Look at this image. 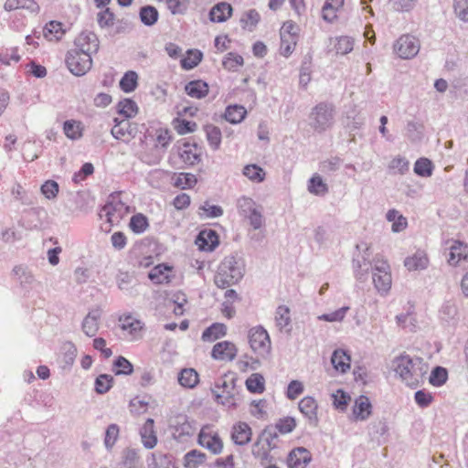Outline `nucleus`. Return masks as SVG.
Returning a JSON list of instances; mask_svg holds the SVG:
<instances>
[{
	"mask_svg": "<svg viewBox=\"0 0 468 468\" xmlns=\"http://www.w3.org/2000/svg\"><path fill=\"white\" fill-rule=\"evenodd\" d=\"M63 131L68 138L77 140L82 136L83 126L79 121L69 120L64 122Z\"/></svg>",
	"mask_w": 468,
	"mask_h": 468,
	"instance_id": "obj_41",
	"label": "nucleus"
},
{
	"mask_svg": "<svg viewBox=\"0 0 468 468\" xmlns=\"http://www.w3.org/2000/svg\"><path fill=\"white\" fill-rule=\"evenodd\" d=\"M420 43L410 35L401 36L394 44V51L401 58H410L418 54Z\"/></svg>",
	"mask_w": 468,
	"mask_h": 468,
	"instance_id": "obj_12",
	"label": "nucleus"
},
{
	"mask_svg": "<svg viewBox=\"0 0 468 468\" xmlns=\"http://www.w3.org/2000/svg\"><path fill=\"white\" fill-rule=\"evenodd\" d=\"M331 363L335 371L345 374L351 367V357L343 349H336L331 356Z\"/></svg>",
	"mask_w": 468,
	"mask_h": 468,
	"instance_id": "obj_25",
	"label": "nucleus"
},
{
	"mask_svg": "<svg viewBox=\"0 0 468 468\" xmlns=\"http://www.w3.org/2000/svg\"><path fill=\"white\" fill-rule=\"evenodd\" d=\"M101 316L100 310L90 312L82 322V330L86 335L94 336L99 330V319Z\"/></svg>",
	"mask_w": 468,
	"mask_h": 468,
	"instance_id": "obj_30",
	"label": "nucleus"
},
{
	"mask_svg": "<svg viewBox=\"0 0 468 468\" xmlns=\"http://www.w3.org/2000/svg\"><path fill=\"white\" fill-rule=\"evenodd\" d=\"M222 64L226 69L235 71L243 65V58L237 53L229 52L224 58Z\"/></svg>",
	"mask_w": 468,
	"mask_h": 468,
	"instance_id": "obj_58",
	"label": "nucleus"
},
{
	"mask_svg": "<svg viewBox=\"0 0 468 468\" xmlns=\"http://www.w3.org/2000/svg\"><path fill=\"white\" fill-rule=\"evenodd\" d=\"M429 264L427 254L422 250L416 251L412 256L407 257L404 265L409 271L425 269Z\"/></svg>",
	"mask_w": 468,
	"mask_h": 468,
	"instance_id": "obj_29",
	"label": "nucleus"
},
{
	"mask_svg": "<svg viewBox=\"0 0 468 468\" xmlns=\"http://www.w3.org/2000/svg\"><path fill=\"white\" fill-rule=\"evenodd\" d=\"M69 69L77 76H82L89 71L92 65L91 56L71 50L67 57Z\"/></svg>",
	"mask_w": 468,
	"mask_h": 468,
	"instance_id": "obj_9",
	"label": "nucleus"
},
{
	"mask_svg": "<svg viewBox=\"0 0 468 468\" xmlns=\"http://www.w3.org/2000/svg\"><path fill=\"white\" fill-rule=\"evenodd\" d=\"M232 15V6L226 2H221L213 6L209 12V18L212 22L222 23L227 21Z\"/></svg>",
	"mask_w": 468,
	"mask_h": 468,
	"instance_id": "obj_26",
	"label": "nucleus"
},
{
	"mask_svg": "<svg viewBox=\"0 0 468 468\" xmlns=\"http://www.w3.org/2000/svg\"><path fill=\"white\" fill-rule=\"evenodd\" d=\"M112 370L115 375H131L133 371V367L125 357L118 356L113 362Z\"/></svg>",
	"mask_w": 468,
	"mask_h": 468,
	"instance_id": "obj_55",
	"label": "nucleus"
},
{
	"mask_svg": "<svg viewBox=\"0 0 468 468\" xmlns=\"http://www.w3.org/2000/svg\"><path fill=\"white\" fill-rule=\"evenodd\" d=\"M113 384V378L108 374H101L95 379V391L98 394H104L108 392Z\"/></svg>",
	"mask_w": 468,
	"mask_h": 468,
	"instance_id": "obj_56",
	"label": "nucleus"
},
{
	"mask_svg": "<svg viewBox=\"0 0 468 468\" xmlns=\"http://www.w3.org/2000/svg\"><path fill=\"white\" fill-rule=\"evenodd\" d=\"M296 420L292 417H283L279 419L275 423V429L282 435L292 432L296 428Z\"/></svg>",
	"mask_w": 468,
	"mask_h": 468,
	"instance_id": "obj_54",
	"label": "nucleus"
},
{
	"mask_svg": "<svg viewBox=\"0 0 468 468\" xmlns=\"http://www.w3.org/2000/svg\"><path fill=\"white\" fill-rule=\"evenodd\" d=\"M142 442L146 449H153L156 446L158 439L154 431V421L147 419L140 431Z\"/></svg>",
	"mask_w": 468,
	"mask_h": 468,
	"instance_id": "obj_23",
	"label": "nucleus"
},
{
	"mask_svg": "<svg viewBox=\"0 0 468 468\" xmlns=\"http://www.w3.org/2000/svg\"><path fill=\"white\" fill-rule=\"evenodd\" d=\"M131 211V207L121 199L120 193L111 195L100 214L101 218H105L109 223L106 231H110L112 226L118 225Z\"/></svg>",
	"mask_w": 468,
	"mask_h": 468,
	"instance_id": "obj_4",
	"label": "nucleus"
},
{
	"mask_svg": "<svg viewBox=\"0 0 468 468\" xmlns=\"http://www.w3.org/2000/svg\"><path fill=\"white\" fill-rule=\"evenodd\" d=\"M120 328L130 340L142 337L144 323L132 314H122L119 317Z\"/></svg>",
	"mask_w": 468,
	"mask_h": 468,
	"instance_id": "obj_13",
	"label": "nucleus"
},
{
	"mask_svg": "<svg viewBox=\"0 0 468 468\" xmlns=\"http://www.w3.org/2000/svg\"><path fill=\"white\" fill-rule=\"evenodd\" d=\"M227 325L222 323H214L208 326L201 335L204 342H214L227 335Z\"/></svg>",
	"mask_w": 468,
	"mask_h": 468,
	"instance_id": "obj_31",
	"label": "nucleus"
},
{
	"mask_svg": "<svg viewBox=\"0 0 468 468\" xmlns=\"http://www.w3.org/2000/svg\"><path fill=\"white\" fill-rule=\"evenodd\" d=\"M247 111L240 105H230L227 107L224 116L225 119L231 123L240 122L246 116Z\"/></svg>",
	"mask_w": 468,
	"mask_h": 468,
	"instance_id": "obj_42",
	"label": "nucleus"
},
{
	"mask_svg": "<svg viewBox=\"0 0 468 468\" xmlns=\"http://www.w3.org/2000/svg\"><path fill=\"white\" fill-rule=\"evenodd\" d=\"M299 27L292 21H285L280 29V54L285 58L290 57L295 50L299 39Z\"/></svg>",
	"mask_w": 468,
	"mask_h": 468,
	"instance_id": "obj_5",
	"label": "nucleus"
},
{
	"mask_svg": "<svg viewBox=\"0 0 468 468\" xmlns=\"http://www.w3.org/2000/svg\"><path fill=\"white\" fill-rule=\"evenodd\" d=\"M275 322L276 325L279 327L281 331L287 330L288 326L291 324V316H290V309L285 305L278 306L275 313Z\"/></svg>",
	"mask_w": 468,
	"mask_h": 468,
	"instance_id": "obj_46",
	"label": "nucleus"
},
{
	"mask_svg": "<svg viewBox=\"0 0 468 468\" xmlns=\"http://www.w3.org/2000/svg\"><path fill=\"white\" fill-rule=\"evenodd\" d=\"M237 378L233 372L224 374L216 383L213 390L216 401L229 409H236L239 405L234 389Z\"/></svg>",
	"mask_w": 468,
	"mask_h": 468,
	"instance_id": "obj_3",
	"label": "nucleus"
},
{
	"mask_svg": "<svg viewBox=\"0 0 468 468\" xmlns=\"http://www.w3.org/2000/svg\"><path fill=\"white\" fill-rule=\"evenodd\" d=\"M199 444L213 454H219L223 450V441L213 426L205 425L198 434Z\"/></svg>",
	"mask_w": 468,
	"mask_h": 468,
	"instance_id": "obj_8",
	"label": "nucleus"
},
{
	"mask_svg": "<svg viewBox=\"0 0 468 468\" xmlns=\"http://www.w3.org/2000/svg\"><path fill=\"white\" fill-rule=\"evenodd\" d=\"M308 190L316 196H324L328 192V186L318 174L314 175L309 180Z\"/></svg>",
	"mask_w": 468,
	"mask_h": 468,
	"instance_id": "obj_43",
	"label": "nucleus"
},
{
	"mask_svg": "<svg viewBox=\"0 0 468 468\" xmlns=\"http://www.w3.org/2000/svg\"><path fill=\"white\" fill-rule=\"evenodd\" d=\"M241 24L244 28L251 31L261 21V15L256 9H250L241 17Z\"/></svg>",
	"mask_w": 468,
	"mask_h": 468,
	"instance_id": "obj_51",
	"label": "nucleus"
},
{
	"mask_svg": "<svg viewBox=\"0 0 468 468\" xmlns=\"http://www.w3.org/2000/svg\"><path fill=\"white\" fill-rule=\"evenodd\" d=\"M448 379V372L444 367H436L431 373L429 382L434 387L442 386Z\"/></svg>",
	"mask_w": 468,
	"mask_h": 468,
	"instance_id": "obj_57",
	"label": "nucleus"
},
{
	"mask_svg": "<svg viewBox=\"0 0 468 468\" xmlns=\"http://www.w3.org/2000/svg\"><path fill=\"white\" fill-rule=\"evenodd\" d=\"M238 354L236 345L230 341H221L214 345L211 356L216 360L232 361Z\"/></svg>",
	"mask_w": 468,
	"mask_h": 468,
	"instance_id": "obj_16",
	"label": "nucleus"
},
{
	"mask_svg": "<svg viewBox=\"0 0 468 468\" xmlns=\"http://www.w3.org/2000/svg\"><path fill=\"white\" fill-rule=\"evenodd\" d=\"M139 455L134 450H127L122 462L123 468H136L139 463Z\"/></svg>",
	"mask_w": 468,
	"mask_h": 468,
	"instance_id": "obj_64",
	"label": "nucleus"
},
{
	"mask_svg": "<svg viewBox=\"0 0 468 468\" xmlns=\"http://www.w3.org/2000/svg\"><path fill=\"white\" fill-rule=\"evenodd\" d=\"M172 434L175 439L184 441L195 433V428L185 415H177L172 420Z\"/></svg>",
	"mask_w": 468,
	"mask_h": 468,
	"instance_id": "obj_14",
	"label": "nucleus"
},
{
	"mask_svg": "<svg viewBox=\"0 0 468 468\" xmlns=\"http://www.w3.org/2000/svg\"><path fill=\"white\" fill-rule=\"evenodd\" d=\"M353 415L356 420H367L372 413V405L367 396H359L353 406Z\"/></svg>",
	"mask_w": 468,
	"mask_h": 468,
	"instance_id": "obj_24",
	"label": "nucleus"
},
{
	"mask_svg": "<svg viewBox=\"0 0 468 468\" xmlns=\"http://www.w3.org/2000/svg\"><path fill=\"white\" fill-rule=\"evenodd\" d=\"M207 139L213 149H218L221 144V131L214 124H207L204 127Z\"/></svg>",
	"mask_w": 468,
	"mask_h": 468,
	"instance_id": "obj_47",
	"label": "nucleus"
},
{
	"mask_svg": "<svg viewBox=\"0 0 468 468\" xmlns=\"http://www.w3.org/2000/svg\"><path fill=\"white\" fill-rule=\"evenodd\" d=\"M4 7L7 11L21 8L30 10L31 12H37L39 10V6L35 0H6Z\"/></svg>",
	"mask_w": 468,
	"mask_h": 468,
	"instance_id": "obj_39",
	"label": "nucleus"
},
{
	"mask_svg": "<svg viewBox=\"0 0 468 468\" xmlns=\"http://www.w3.org/2000/svg\"><path fill=\"white\" fill-rule=\"evenodd\" d=\"M373 282L377 290L382 293L387 292L390 289L392 282L391 274L389 265L386 261H375Z\"/></svg>",
	"mask_w": 468,
	"mask_h": 468,
	"instance_id": "obj_10",
	"label": "nucleus"
},
{
	"mask_svg": "<svg viewBox=\"0 0 468 468\" xmlns=\"http://www.w3.org/2000/svg\"><path fill=\"white\" fill-rule=\"evenodd\" d=\"M197 180L195 175L190 173L178 174L174 181V185L181 189L192 188L196 186Z\"/></svg>",
	"mask_w": 468,
	"mask_h": 468,
	"instance_id": "obj_52",
	"label": "nucleus"
},
{
	"mask_svg": "<svg viewBox=\"0 0 468 468\" xmlns=\"http://www.w3.org/2000/svg\"><path fill=\"white\" fill-rule=\"evenodd\" d=\"M205 454L193 450L187 452L184 457V465L186 468H197L200 464L205 462Z\"/></svg>",
	"mask_w": 468,
	"mask_h": 468,
	"instance_id": "obj_53",
	"label": "nucleus"
},
{
	"mask_svg": "<svg viewBox=\"0 0 468 468\" xmlns=\"http://www.w3.org/2000/svg\"><path fill=\"white\" fill-rule=\"evenodd\" d=\"M387 219L392 222V230L399 232L407 228L408 222L405 217L400 215L396 209H390L387 214Z\"/></svg>",
	"mask_w": 468,
	"mask_h": 468,
	"instance_id": "obj_49",
	"label": "nucleus"
},
{
	"mask_svg": "<svg viewBox=\"0 0 468 468\" xmlns=\"http://www.w3.org/2000/svg\"><path fill=\"white\" fill-rule=\"evenodd\" d=\"M243 175L254 183H261L266 176L265 171L257 165H247L243 168Z\"/></svg>",
	"mask_w": 468,
	"mask_h": 468,
	"instance_id": "obj_45",
	"label": "nucleus"
},
{
	"mask_svg": "<svg viewBox=\"0 0 468 468\" xmlns=\"http://www.w3.org/2000/svg\"><path fill=\"white\" fill-rule=\"evenodd\" d=\"M153 144L155 148L165 149L172 141L171 132L168 128L160 127L154 131L151 135Z\"/></svg>",
	"mask_w": 468,
	"mask_h": 468,
	"instance_id": "obj_34",
	"label": "nucleus"
},
{
	"mask_svg": "<svg viewBox=\"0 0 468 468\" xmlns=\"http://www.w3.org/2000/svg\"><path fill=\"white\" fill-rule=\"evenodd\" d=\"M247 389L253 394H261L265 391V379L260 373L251 374L245 382Z\"/></svg>",
	"mask_w": 468,
	"mask_h": 468,
	"instance_id": "obj_38",
	"label": "nucleus"
},
{
	"mask_svg": "<svg viewBox=\"0 0 468 468\" xmlns=\"http://www.w3.org/2000/svg\"><path fill=\"white\" fill-rule=\"evenodd\" d=\"M174 276V268L164 263L154 266L148 274L154 284L169 283Z\"/></svg>",
	"mask_w": 468,
	"mask_h": 468,
	"instance_id": "obj_21",
	"label": "nucleus"
},
{
	"mask_svg": "<svg viewBox=\"0 0 468 468\" xmlns=\"http://www.w3.org/2000/svg\"><path fill=\"white\" fill-rule=\"evenodd\" d=\"M333 107L327 103H319L310 114V124L321 133L328 129L333 123Z\"/></svg>",
	"mask_w": 468,
	"mask_h": 468,
	"instance_id": "obj_7",
	"label": "nucleus"
},
{
	"mask_svg": "<svg viewBox=\"0 0 468 468\" xmlns=\"http://www.w3.org/2000/svg\"><path fill=\"white\" fill-rule=\"evenodd\" d=\"M151 468H176L171 456L166 454L154 455V463Z\"/></svg>",
	"mask_w": 468,
	"mask_h": 468,
	"instance_id": "obj_62",
	"label": "nucleus"
},
{
	"mask_svg": "<svg viewBox=\"0 0 468 468\" xmlns=\"http://www.w3.org/2000/svg\"><path fill=\"white\" fill-rule=\"evenodd\" d=\"M218 235L213 230H203L199 233L197 244L206 250H212L218 245Z\"/></svg>",
	"mask_w": 468,
	"mask_h": 468,
	"instance_id": "obj_36",
	"label": "nucleus"
},
{
	"mask_svg": "<svg viewBox=\"0 0 468 468\" xmlns=\"http://www.w3.org/2000/svg\"><path fill=\"white\" fill-rule=\"evenodd\" d=\"M76 48L73 49L77 52L86 53L90 56L96 52L99 48V41L96 36L92 33H81L76 38Z\"/></svg>",
	"mask_w": 468,
	"mask_h": 468,
	"instance_id": "obj_19",
	"label": "nucleus"
},
{
	"mask_svg": "<svg viewBox=\"0 0 468 468\" xmlns=\"http://www.w3.org/2000/svg\"><path fill=\"white\" fill-rule=\"evenodd\" d=\"M97 21L101 27H110L114 25L115 16L110 8L106 7L98 13Z\"/></svg>",
	"mask_w": 468,
	"mask_h": 468,
	"instance_id": "obj_60",
	"label": "nucleus"
},
{
	"mask_svg": "<svg viewBox=\"0 0 468 468\" xmlns=\"http://www.w3.org/2000/svg\"><path fill=\"white\" fill-rule=\"evenodd\" d=\"M138 74L133 70H129L124 73L120 80V88L126 93L133 92L138 86Z\"/></svg>",
	"mask_w": 468,
	"mask_h": 468,
	"instance_id": "obj_40",
	"label": "nucleus"
},
{
	"mask_svg": "<svg viewBox=\"0 0 468 468\" xmlns=\"http://www.w3.org/2000/svg\"><path fill=\"white\" fill-rule=\"evenodd\" d=\"M427 366L421 359L413 360L408 355H401L395 360V371L410 387L419 385L426 373Z\"/></svg>",
	"mask_w": 468,
	"mask_h": 468,
	"instance_id": "obj_1",
	"label": "nucleus"
},
{
	"mask_svg": "<svg viewBox=\"0 0 468 468\" xmlns=\"http://www.w3.org/2000/svg\"><path fill=\"white\" fill-rule=\"evenodd\" d=\"M172 126L174 130L179 135H185L187 133H192L197 131V123L193 121H187L183 118V115H178L172 121Z\"/></svg>",
	"mask_w": 468,
	"mask_h": 468,
	"instance_id": "obj_32",
	"label": "nucleus"
},
{
	"mask_svg": "<svg viewBox=\"0 0 468 468\" xmlns=\"http://www.w3.org/2000/svg\"><path fill=\"white\" fill-rule=\"evenodd\" d=\"M299 410L309 420H315L317 416L318 405L313 397L303 398L298 404Z\"/></svg>",
	"mask_w": 468,
	"mask_h": 468,
	"instance_id": "obj_35",
	"label": "nucleus"
},
{
	"mask_svg": "<svg viewBox=\"0 0 468 468\" xmlns=\"http://www.w3.org/2000/svg\"><path fill=\"white\" fill-rule=\"evenodd\" d=\"M202 154V147L196 143L190 142L183 143L179 150V156L181 160L188 165H194L200 163Z\"/></svg>",
	"mask_w": 468,
	"mask_h": 468,
	"instance_id": "obj_15",
	"label": "nucleus"
},
{
	"mask_svg": "<svg viewBox=\"0 0 468 468\" xmlns=\"http://www.w3.org/2000/svg\"><path fill=\"white\" fill-rule=\"evenodd\" d=\"M179 384L186 388H194L199 382L198 373L194 368H184L178 376Z\"/></svg>",
	"mask_w": 468,
	"mask_h": 468,
	"instance_id": "obj_37",
	"label": "nucleus"
},
{
	"mask_svg": "<svg viewBox=\"0 0 468 468\" xmlns=\"http://www.w3.org/2000/svg\"><path fill=\"white\" fill-rule=\"evenodd\" d=\"M449 250L447 261L451 266L456 267L462 263L468 262V244L454 240Z\"/></svg>",
	"mask_w": 468,
	"mask_h": 468,
	"instance_id": "obj_17",
	"label": "nucleus"
},
{
	"mask_svg": "<svg viewBox=\"0 0 468 468\" xmlns=\"http://www.w3.org/2000/svg\"><path fill=\"white\" fill-rule=\"evenodd\" d=\"M410 164L405 157L397 156L394 157L389 165L388 169L394 174L404 175L409 171Z\"/></svg>",
	"mask_w": 468,
	"mask_h": 468,
	"instance_id": "obj_59",
	"label": "nucleus"
},
{
	"mask_svg": "<svg viewBox=\"0 0 468 468\" xmlns=\"http://www.w3.org/2000/svg\"><path fill=\"white\" fill-rule=\"evenodd\" d=\"M138 112L139 107L132 99L125 98L117 103V112L125 119L134 118L138 114Z\"/></svg>",
	"mask_w": 468,
	"mask_h": 468,
	"instance_id": "obj_33",
	"label": "nucleus"
},
{
	"mask_svg": "<svg viewBox=\"0 0 468 468\" xmlns=\"http://www.w3.org/2000/svg\"><path fill=\"white\" fill-rule=\"evenodd\" d=\"M186 93L195 99L205 98L209 91L208 84L201 80L189 81L185 86Z\"/></svg>",
	"mask_w": 468,
	"mask_h": 468,
	"instance_id": "obj_28",
	"label": "nucleus"
},
{
	"mask_svg": "<svg viewBox=\"0 0 468 468\" xmlns=\"http://www.w3.org/2000/svg\"><path fill=\"white\" fill-rule=\"evenodd\" d=\"M140 19L145 26L154 25L159 17V13L154 6L146 5L140 9Z\"/></svg>",
	"mask_w": 468,
	"mask_h": 468,
	"instance_id": "obj_48",
	"label": "nucleus"
},
{
	"mask_svg": "<svg viewBox=\"0 0 468 468\" xmlns=\"http://www.w3.org/2000/svg\"><path fill=\"white\" fill-rule=\"evenodd\" d=\"M129 227L133 232L141 234L148 229V219L144 215L138 213L131 218Z\"/></svg>",
	"mask_w": 468,
	"mask_h": 468,
	"instance_id": "obj_50",
	"label": "nucleus"
},
{
	"mask_svg": "<svg viewBox=\"0 0 468 468\" xmlns=\"http://www.w3.org/2000/svg\"><path fill=\"white\" fill-rule=\"evenodd\" d=\"M40 190L47 198L52 199L58 194V185L54 180H48L41 186Z\"/></svg>",
	"mask_w": 468,
	"mask_h": 468,
	"instance_id": "obj_63",
	"label": "nucleus"
},
{
	"mask_svg": "<svg viewBox=\"0 0 468 468\" xmlns=\"http://www.w3.org/2000/svg\"><path fill=\"white\" fill-rule=\"evenodd\" d=\"M252 436L251 428L248 423L239 421L232 427L231 439L236 444L244 445L250 441Z\"/></svg>",
	"mask_w": 468,
	"mask_h": 468,
	"instance_id": "obj_22",
	"label": "nucleus"
},
{
	"mask_svg": "<svg viewBox=\"0 0 468 468\" xmlns=\"http://www.w3.org/2000/svg\"><path fill=\"white\" fill-rule=\"evenodd\" d=\"M248 340L252 351L261 357L271 352V343L268 332L262 326H255L249 330Z\"/></svg>",
	"mask_w": 468,
	"mask_h": 468,
	"instance_id": "obj_6",
	"label": "nucleus"
},
{
	"mask_svg": "<svg viewBox=\"0 0 468 468\" xmlns=\"http://www.w3.org/2000/svg\"><path fill=\"white\" fill-rule=\"evenodd\" d=\"M414 172L421 176H429L432 173L431 162L427 158H420L414 165Z\"/></svg>",
	"mask_w": 468,
	"mask_h": 468,
	"instance_id": "obj_61",
	"label": "nucleus"
},
{
	"mask_svg": "<svg viewBox=\"0 0 468 468\" xmlns=\"http://www.w3.org/2000/svg\"><path fill=\"white\" fill-rule=\"evenodd\" d=\"M243 277V266L235 257H227L219 264L214 277L215 284L221 289L239 282Z\"/></svg>",
	"mask_w": 468,
	"mask_h": 468,
	"instance_id": "obj_2",
	"label": "nucleus"
},
{
	"mask_svg": "<svg viewBox=\"0 0 468 468\" xmlns=\"http://www.w3.org/2000/svg\"><path fill=\"white\" fill-rule=\"evenodd\" d=\"M65 33L64 25L58 21H49L43 29V35L48 41L57 42L64 37Z\"/></svg>",
	"mask_w": 468,
	"mask_h": 468,
	"instance_id": "obj_27",
	"label": "nucleus"
},
{
	"mask_svg": "<svg viewBox=\"0 0 468 468\" xmlns=\"http://www.w3.org/2000/svg\"><path fill=\"white\" fill-rule=\"evenodd\" d=\"M238 207L239 213L248 218L254 229H258L262 226V215L261 211L255 207V202L252 198L247 197H240L238 200Z\"/></svg>",
	"mask_w": 468,
	"mask_h": 468,
	"instance_id": "obj_11",
	"label": "nucleus"
},
{
	"mask_svg": "<svg viewBox=\"0 0 468 468\" xmlns=\"http://www.w3.org/2000/svg\"><path fill=\"white\" fill-rule=\"evenodd\" d=\"M345 0H325L322 7V17L328 23L335 22L344 10Z\"/></svg>",
	"mask_w": 468,
	"mask_h": 468,
	"instance_id": "obj_20",
	"label": "nucleus"
},
{
	"mask_svg": "<svg viewBox=\"0 0 468 468\" xmlns=\"http://www.w3.org/2000/svg\"><path fill=\"white\" fill-rule=\"evenodd\" d=\"M202 53L197 49H190L181 59V67L184 69H192L197 67L202 60Z\"/></svg>",
	"mask_w": 468,
	"mask_h": 468,
	"instance_id": "obj_44",
	"label": "nucleus"
},
{
	"mask_svg": "<svg viewBox=\"0 0 468 468\" xmlns=\"http://www.w3.org/2000/svg\"><path fill=\"white\" fill-rule=\"evenodd\" d=\"M312 461V453L303 447L292 449L287 457L288 468H306Z\"/></svg>",
	"mask_w": 468,
	"mask_h": 468,
	"instance_id": "obj_18",
	"label": "nucleus"
}]
</instances>
